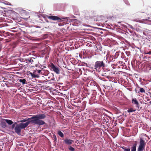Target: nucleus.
<instances>
[{"instance_id":"f257e3e1","label":"nucleus","mask_w":151,"mask_h":151,"mask_svg":"<svg viewBox=\"0 0 151 151\" xmlns=\"http://www.w3.org/2000/svg\"><path fill=\"white\" fill-rule=\"evenodd\" d=\"M46 116V115L44 114L33 115L31 119H32L31 120L32 124L39 126L43 125L45 123L42 119H44Z\"/></svg>"},{"instance_id":"f03ea898","label":"nucleus","mask_w":151,"mask_h":151,"mask_svg":"<svg viewBox=\"0 0 151 151\" xmlns=\"http://www.w3.org/2000/svg\"><path fill=\"white\" fill-rule=\"evenodd\" d=\"M28 123H20L17 124L14 128L15 132L18 135H19L21 132L22 129L25 128L27 126Z\"/></svg>"},{"instance_id":"7ed1b4c3","label":"nucleus","mask_w":151,"mask_h":151,"mask_svg":"<svg viewBox=\"0 0 151 151\" xmlns=\"http://www.w3.org/2000/svg\"><path fill=\"white\" fill-rule=\"evenodd\" d=\"M105 67L106 65L103 61H96L94 65V68L96 71L99 72L101 68H103Z\"/></svg>"},{"instance_id":"20e7f679","label":"nucleus","mask_w":151,"mask_h":151,"mask_svg":"<svg viewBox=\"0 0 151 151\" xmlns=\"http://www.w3.org/2000/svg\"><path fill=\"white\" fill-rule=\"evenodd\" d=\"M146 143L142 138H140L139 145L137 148V151H143L145 150Z\"/></svg>"},{"instance_id":"39448f33","label":"nucleus","mask_w":151,"mask_h":151,"mask_svg":"<svg viewBox=\"0 0 151 151\" xmlns=\"http://www.w3.org/2000/svg\"><path fill=\"white\" fill-rule=\"evenodd\" d=\"M132 104L136 105V107L137 108V109L138 111H139L141 109L140 107V105L139 103L137 100L135 98H132Z\"/></svg>"},{"instance_id":"423d86ee","label":"nucleus","mask_w":151,"mask_h":151,"mask_svg":"<svg viewBox=\"0 0 151 151\" xmlns=\"http://www.w3.org/2000/svg\"><path fill=\"white\" fill-rule=\"evenodd\" d=\"M51 67L53 71L56 74H59L60 73V71L58 68L55 66L53 63L51 64Z\"/></svg>"},{"instance_id":"0eeeda50","label":"nucleus","mask_w":151,"mask_h":151,"mask_svg":"<svg viewBox=\"0 0 151 151\" xmlns=\"http://www.w3.org/2000/svg\"><path fill=\"white\" fill-rule=\"evenodd\" d=\"M32 118V117L28 118V119H22L21 120H20L19 121H18V122H26L25 123H28V124H27V126L30 123H31L32 124V122H31L32 119H31Z\"/></svg>"},{"instance_id":"6e6552de","label":"nucleus","mask_w":151,"mask_h":151,"mask_svg":"<svg viewBox=\"0 0 151 151\" xmlns=\"http://www.w3.org/2000/svg\"><path fill=\"white\" fill-rule=\"evenodd\" d=\"M47 18L49 19L53 20H58V21H60L61 19L58 17L53 16H48Z\"/></svg>"},{"instance_id":"1a4fd4ad","label":"nucleus","mask_w":151,"mask_h":151,"mask_svg":"<svg viewBox=\"0 0 151 151\" xmlns=\"http://www.w3.org/2000/svg\"><path fill=\"white\" fill-rule=\"evenodd\" d=\"M73 142V140L68 138H66L64 140V143L67 145H70Z\"/></svg>"},{"instance_id":"9d476101","label":"nucleus","mask_w":151,"mask_h":151,"mask_svg":"<svg viewBox=\"0 0 151 151\" xmlns=\"http://www.w3.org/2000/svg\"><path fill=\"white\" fill-rule=\"evenodd\" d=\"M137 146V142H135V143L133 144L131 147V151H136V147Z\"/></svg>"},{"instance_id":"9b49d317","label":"nucleus","mask_w":151,"mask_h":151,"mask_svg":"<svg viewBox=\"0 0 151 151\" xmlns=\"http://www.w3.org/2000/svg\"><path fill=\"white\" fill-rule=\"evenodd\" d=\"M5 121L9 125H12L13 123V122L10 120L8 119H4Z\"/></svg>"},{"instance_id":"f8f14e48","label":"nucleus","mask_w":151,"mask_h":151,"mask_svg":"<svg viewBox=\"0 0 151 151\" xmlns=\"http://www.w3.org/2000/svg\"><path fill=\"white\" fill-rule=\"evenodd\" d=\"M30 72V74L32 78H37L39 77V76H38L35 74H34V73H32Z\"/></svg>"},{"instance_id":"ddd939ff","label":"nucleus","mask_w":151,"mask_h":151,"mask_svg":"<svg viewBox=\"0 0 151 151\" xmlns=\"http://www.w3.org/2000/svg\"><path fill=\"white\" fill-rule=\"evenodd\" d=\"M19 81L21 83H22L23 84L26 83L27 82L26 80L24 79H19Z\"/></svg>"},{"instance_id":"4468645a","label":"nucleus","mask_w":151,"mask_h":151,"mask_svg":"<svg viewBox=\"0 0 151 151\" xmlns=\"http://www.w3.org/2000/svg\"><path fill=\"white\" fill-rule=\"evenodd\" d=\"M58 134L61 137H64V134L63 133L60 131H59L58 132Z\"/></svg>"},{"instance_id":"2eb2a0df","label":"nucleus","mask_w":151,"mask_h":151,"mask_svg":"<svg viewBox=\"0 0 151 151\" xmlns=\"http://www.w3.org/2000/svg\"><path fill=\"white\" fill-rule=\"evenodd\" d=\"M136 110V109L133 110L132 108H130L127 110V111L128 113H130L132 112H135Z\"/></svg>"},{"instance_id":"dca6fc26","label":"nucleus","mask_w":151,"mask_h":151,"mask_svg":"<svg viewBox=\"0 0 151 151\" xmlns=\"http://www.w3.org/2000/svg\"><path fill=\"white\" fill-rule=\"evenodd\" d=\"M1 125L2 127L4 128H5L6 127V124L5 122H1Z\"/></svg>"},{"instance_id":"f3484780","label":"nucleus","mask_w":151,"mask_h":151,"mask_svg":"<svg viewBox=\"0 0 151 151\" xmlns=\"http://www.w3.org/2000/svg\"><path fill=\"white\" fill-rule=\"evenodd\" d=\"M122 148L123 149L124 151H130V148L129 147L126 148L124 147H122Z\"/></svg>"},{"instance_id":"a211bd4d","label":"nucleus","mask_w":151,"mask_h":151,"mask_svg":"<svg viewBox=\"0 0 151 151\" xmlns=\"http://www.w3.org/2000/svg\"><path fill=\"white\" fill-rule=\"evenodd\" d=\"M139 91L142 93H145V90L144 89L142 88H140L139 89Z\"/></svg>"},{"instance_id":"6ab92c4d","label":"nucleus","mask_w":151,"mask_h":151,"mask_svg":"<svg viewBox=\"0 0 151 151\" xmlns=\"http://www.w3.org/2000/svg\"><path fill=\"white\" fill-rule=\"evenodd\" d=\"M68 149L71 151H74L75 150V149L71 146H70L69 147Z\"/></svg>"},{"instance_id":"aec40b11","label":"nucleus","mask_w":151,"mask_h":151,"mask_svg":"<svg viewBox=\"0 0 151 151\" xmlns=\"http://www.w3.org/2000/svg\"><path fill=\"white\" fill-rule=\"evenodd\" d=\"M27 60L29 63L33 62V60H32L31 58H29L28 59H27Z\"/></svg>"},{"instance_id":"412c9836","label":"nucleus","mask_w":151,"mask_h":151,"mask_svg":"<svg viewBox=\"0 0 151 151\" xmlns=\"http://www.w3.org/2000/svg\"><path fill=\"white\" fill-rule=\"evenodd\" d=\"M123 1L127 5H130L129 2L127 0H123Z\"/></svg>"},{"instance_id":"4be33fe9","label":"nucleus","mask_w":151,"mask_h":151,"mask_svg":"<svg viewBox=\"0 0 151 151\" xmlns=\"http://www.w3.org/2000/svg\"><path fill=\"white\" fill-rule=\"evenodd\" d=\"M16 124H17V123L16 122H15L14 124H12V128H14V127H15V125Z\"/></svg>"},{"instance_id":"5701e85b","label":"nucleus","mask_w":151,"mask_h":151,"mask_svg":"<svg viewBox=\"0 0 151 151\" xmlns=\"http://www.w3.org/2000/svg\"><path fill=\"white\" fill-rule=\"evenodd\" d=\"M46 81H39L38 82L39 83H45V82H46Z\"/></svg>"},{"instance_id":"b1692460","label":"nucleus","mask_w":151,"mask_h":151,"mask_svg":"<svg viewBox=\"0 0 151 151\" xmlns=\"http://www.w3.org/2000/svg\"><path fill=\"white\" fill-rule=\"evenodd\" d=\"M128 25L129 26V27L130 28H131L132 29H134L132 25H131L129 24H128Z\"/></svg>"},{"instance_id":"393cba45","label":"nucleus","mask_w":151,"mask_h":151,"mask_svg":"<svg viewBox=\"0 0 151 151\" xmlns=\"http://www.w3.org/2000/svg\"><path fill=\"white\" fill-rule=\"evenodd\" d=\"M146 54L151 55V50L146 53Z\"/></svg>"},{"instance_id":"a878e982","label":"nucleus","mask_w":151,"mask_h":151,"mask_svg":"<svg viewBox=\"0 0 151 151\" xmlns=\"http://www.w3.org/2000/svg\"><path fill=\"white\" fill-rule=\"evenodd\" d=\"M54 138L55 139V140H57V138L55 135H54L53 136Z\"/></svg>"},{"instance_id":"bb28decb","label":"nucleus","mask_w":151,"mask_h":151,"mask_svg":"<svg viewBox=\"0 0 151 151\" xmlns=\"http://www.w3.org/2000/svg\"><path fill=\"white\" fill-rule=\"evenodd\" d=\"M127 54V55L128 56H129V52H126Z\"/></svg>"},{"instance_id":"cd10ccee","label":"nucleus","mask_w":151,"mask_h":151,"mask_svg":"<svg viewBox=\"0 0 151 151\" xmlns=\"http://www.w3.org/2000/svg\"><path fill=\"white\" fill-rule=\"evenodd\" d=\"M41 71V70H37V72L39 73H40Z\"/></svg>"},{"instance_id":"c85d7f7f","label":"nucleus","mask_w":151,"mask_h":151,"mask_svg":"<svg viewBox=\"0 0 151 151\" xmlns=\"http://www.w3.org/2000/svg\"><path fill=\"white\" fill-rule=\"evenodd\" d=\"M23 59H20L19 60L21 62H24V61H23Z\"/></svg>"},{"instance_id":"c756f323","label":"nucleus","mask_w":151,"mask_h":151,"mask_svg":"<svg viewBox=\"0 0 151 151\" xmlns=\"http://www.w3.org/2000/svg\"><path fill=\"white\" fill-rule=\"evenodd\" d=\"M119 63L122 64L123 63V62H122V61H119Z\"/></svg>"},{"instance_id":"7c9ffc66","label":"nucleus","mask_w":151,"mask_h":151,"mask_svg":"<svg viewBox=\"0 0 151 151\" xmlns=\"http://www.w3.org/2000/svg\"><path fill=\"white\" fill-rule=\"evenodd\" d=\"M51 80L52 81H54L55 80V78H51Z\"/></svg>"},{"instance_id":"2f4dec72","label":"nucleus","mask_w":151,"mask_h":151,"mask_svg":"<svg viewBox=\"0 0 151 151\" xmlns=\"http://www.w3.org/2000/svg\"><path fill=\"white\" fill-rule=\"evenodd\" d=\"M147 18V19H146V20H147L148 19H150V18L149 17H148Z\"/></svg>"},{"instance_id":"473e14b6","label":"nucleus","mask_w":151,"mask_h":151,"mask_svg":"<svg viewBox=\"0 0 151 151\" xmlns=\"http://www.w3.org/2000/svg\"><path fill=\"white\" fill-rule=\"evenodd\" d=\"M2 0H0V2H2Z\"/></svg>"},{"instance_id":"72a5a7b5","label":"nucleus","mask_w":151,"mask_h":151,"mask_svg":"<svg viewBox=\"0 0 151 151\" xmlns=\"http://www.w3.org/2000/svg\"><path fill=\"white\" fill-rule=\"evenodd\" d=\"M69 19V17H67V20H68V19Z\"/></svg>"},{"instance_id":"f704fd0d","label":"nucleus","mask_w":151,"mask_h":151,"mask_svg":"<svg viewBox=\"0 0 151 151\" xmlns=\"http://www.w3.org/2000/svg\"><path fill=\"white\" fill-rule=\"evenodd\" d=\"M149 103H150V104H151V101H150V102H149Z\"/></svg>"},{"instance_id":"c9c22d12","label":"nucleus","mask_w":151,"mask_h":151,"mask_svg":"<svg viewBox=\"0 0 151 151\" xmlns=\"http://www.w3.org/2000/svg\"><path fill=\"white\" fill-rule=\"evenodd\" d=\"M15 29V28H12V29Z\"/></svg>"},{"instance_id":"e433bc0d","label":"nucleus","mask_w":151,"mask_h":151,"mask_svg":"<svg viewBox=\"0 0 151 151\" xmlns=\"http://www.w3.org/2000/svg\"><path fill=\"white\" fill-rule=\"evenodd\" d=\"M150 100V99H149L148 100H147V101H149Z\"/></svg>"},{"instance_id":"4c0bfd02","label":"nucleus","mask_w":151,"mask_h":151,"mask_svg":"<svg viewBox=\"0 0 151 151\" xmlns=\"http://www.w3.org/2000/svg\"><path fill=\"white\" fill-rule=\"evenodd\" d=\"M143 34H144V35H145V34H144V32H143Z\"/></svg>"}]
</instances>
